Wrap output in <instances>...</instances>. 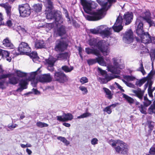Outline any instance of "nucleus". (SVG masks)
<instances>
[{
	"label": "nucleus",
	"mask_w": 155,
	"mask_h": 155,
	"mask_svg": "<svg viewBox=\"0 0 155 155\" xmlns=\"http://www.w3.org/2000/svg\"><path fill=\"white\" fill-rule=\"evenodd\" d=\"M114 0H98L97 2L102 6V8L95 12H92V5L94 4V2H85L83 6L84 11L91 15H86L85 17L87 20L90 21H97L104 18L106 14V12L110 8L111 3Z\"/></svg>",
	"instance_id": "obj_1"
},
{
	"label": "nucleus",
	"mask_w": 155,
	"mask_h": 155,
	"mask_svg": "<svg viewBox=\"0 0 155 155\" xmlns=\"http://www.w3.org/2000/svg\"><path fill=\"white\" fill-rule=\"evenodd\" d=\"M40 68H39L37 71L27 73L26 79H22L20 81L19 83L20 87L17 89V91L21 92L23 89L26 88L28 81H31L32 86L35 87L38 81V77L36 79V76L37 74V72L39 71Z\"/></svg>",
	"instance_id": "obj_2"
},
{
	"label": "nucleus",
	"mask_w": 155,
	"mask_h": 155,
	"mask_svg": "<svg viewBox=\"0 0 155 155\" xmlns=\"http://www.w3.org/2000/svg\"><path fill=\"white\" fill-rule=\"evenodd\" d=\"M46 18L48 19L53 20L52 23L47 24V28L49 30L55 26H58V24L62 23L63 19L61 17V12L59 11H54L49 13H45Z\"/></svg>",
	"instance_id": "obj_3"
},
{
	"label": "nucleus",
	"mask_w": 155,
	"mask_h": 155,
	"mask_svg": "<svg viewBox=\"0 0 155 155\" xmlns=\"http://www.w3.org/2000/svg\"><path fill=\"white\" fill-rule=\"evenodd\" d=\"M110 143L113 147H114L116 151L120 153L125 154L127 153L128 149L127 144L120 140H111Z\"/></svg>",
	"instance_id": "obj_4"
},
{
	"label": "nucleus",
	"mask_w": 155,
	"mask_h": 155,
	"mask_svg": "<svg viewBox=\"0 0 155 155\" xmlns=\"http://www.w3.org/2000/svg\"><path fill=\"white\" fill-rule=\"evenodd\" d=\"M114 65H109L107 68L108 70L111 72L115 74H119L120 73L119 69H123L124 67L123 65H120V59L119 58H114L112 59Z\"/></svg>",
	"instance_id": "obj_5"
},
{
	"label": "nucleus",
	"mask_w": 155,
	"mask_h": 155,
	"mask_svg": "<svg viewBox=\"0 0 155 155\" xmlns=\"http://www.w3.org/2000/svg\"><path fill=\"white\" fill-rule=\"evenodd\" d=\"M111 28H109L105 25H101L97 27L96 28L91 29L90 32L93 34L100 33L104 37H108L111 35Z\"/></svg>",
	"instance_id": "obj_6"
},
{
	"label": "nucleus",
	"mask_w": 155,
	"mask_h": 155,
	"mask_svg": "<svg viewBox=\"0 0 155 155\" xmlns=\"http://www.w3.org/2000/svg\"><path fill=\"white\" fill-rule=\"evenodd\" d=\"M143 20L145 21L144 15L142 16H140L137 18L135 23L136 25L137 26L136 32L137 35L140 37L146 33L143 30V24L142 22Z\"/></svg>",
	"instance_id": "obj_7"
},
{
	"label": "nucleus",
	"mask_w": 155,
	"mask_h": 155,
	"mask_svg": "<svg viewBox=\"0 0 155 155\" xmlns=\"http://www.w3.org/2000/svg\"><path fill=\"white\" fill-rule=\"evenodd\" d=\"M30 7L28 4L19 5V10L21 16L24 17L29 16L31 13Z\"/></svg>",
	"instance_id": "obj_8"
},
{
	"label": "nucleus",
	"mask_w": 155,
	"mask_h": 155,
	"mask_svg": "<svg viewBox=\"0 0 155 155\" xmlns=\"http://www.w3.org/2000/svg\"><path fill=\"white\" fill-rule=\"evenodd\" d=\"M10 75V74H2L0 75V80L8 77L9 78V82L10 83L13 84H17L18 81L16 78L14 77H11ZM4 82V80H2L1 81H0V88H2Z\"/></svg>",
	"instance_id": "obj_9"
},
{
	"label": "nucleus",
	"mask_w": 155,
	"mask_h": 155,
	"mask_svg": "<svg viewBox=\"0 0 155 155\" xmlns=\"http://www.w3.org/2000/svg\"><path fill=\"white\" fill-rule=\"evenodd\" d=\"M18 50L20 52V54L28 55L29 52L31 51V49L27 43L22 42L19 45Z\"/></svg>",
	"instance_id": "obj_10"
},
{
	"label": "nucleus",
	"mask_w": 155,
	"mask_h": 155,
	"mask_svg": "<svg viewBox=\"0 0 155 155\" xmlns=\"http://www.w3.org/2000/svg\"><path fill=\"white\" fill-rule=\"evenodd\" d=\"M54 78L55 81L60 83H63L68 81L66 75L62 72H56L54 74Z\"/></svg>",
	"instance_id": "obj_11"
},
{
	"label": "nucleus",
	"mask_w": 155,
	"mask_h": 155,
	"mask_svg": "<svg viewBox=\"0 0 155 155\" xmlns=\"http://www.w3.org/2000/svg\"><path fill=\"white\" fill-rule=\"evenodd\" d=\"M123 20L121 16L119 15L118 16L116 22L112 27L113 28L115 31L119 32L122 29L123 26L122 25Z\"/></svg>",
	"instance_id": "obj_12"
},
{
	"label": "nucleus",
	"mask_w": 155,
	"mask_h": 155,
	"mask_svg": "<svg viewBox=\"0 0 155 155\" xmlns=\"http://www.w3.org/2000/svg\"><path fill=\"white\" fill-rule=\"evenodd\" d=\"M133 33L130 30L126 32L123 37V41L126 43L130 44L133 40Z\"/></svg>",
	"instance_id": "obj_13"
},
{
	"label": "nucleus",
	"mask_w": 155,
	"mask_h": 155,
	"mask_svg": "<svg viewBox=\"0 0 155 155\" xmlns=\"http://www.w3.org/2000/svg\"><path fill=\"white\" fill-rule=\"evenodd\" d=\"M67 44L62 40H57L56 43L55 49L56 51H62L67 48Z\"/></svg>",
	"instance_id": "obj_14"
},
{
	"label": "nucleus",
	"mask_w": 155,
	"mask_h": 155,
	"mask_svg": "<svg viewBox=\"0 0 155 155\" xmlns=\"http://www.w3.org/2000/svg\"><path fill=\"white\" fill-rule=\"evenodd\" d=\"M148 86V83H146L144 86V90L141 91L140 88H138L137 90H133L132 92L135 94V95L140 100H142L144 93Z\"/></svg>",
	"instance_id": "obj_15"
},
{
	"label": "nucleus",
	"mask_w": 155,
	"mask_h": 155,
	"mask_svg": "<svg viewBox=\"0 0 155 155\" xmlns=\"http://www.w3.org/2000/svg\"><path fill=\"white\" fill-rule=\"evenodd\" d=\"M57 59L53 57H50L45 60L46 64L47 66V69L51 72L53 71L54 68L53 67L54 63Z\"/></svg>",
	"instance_id": "obj_16"
},
{
	"label": "nucleus",
	"mask_w": 155,
	"mask_h": 155,
	"mask_svg": "<svg viewBox=\"0 0 155 155\" xmlns=\"http://www.w3.org/2000/svg\"><path fill=\"white\" fill-rule=\"evenodd\" d=\"M38 80L39 81L41 82H49L52 80V78L49 73L45 74L43 75L39 76Z\"/></svg>",
	"instance_id": "obj_17"
},
{
	"label": "nucleus",
	"mask_w": 155,
	"mask_h": 155,
	"mask_svg": "<svg viewBox=\"0 0 155 155\" xmlns=\"http://www.w3.org/2000/svg\"><path fill=\"white\" fill-rule=\"evenodd\" d=\"M124 19L126 21L125 24L128 25L130 23L133 18V14L131 12H127L124 14Z\"/></svg>",
	"instance_id": "obj_18"
},
{
	"label": "nucleus",
	"mask_w": 155,
	"mask_h": 155,
	"mask_svg": "<svg viewBox=\"0 0 155 155\" xmlns=\"http://www.w3.org/2000/svg\"><path fill=\"white\" fill-rule=\"evenodd\" d=\"M104 77L105 79H102L101 78H99V79L101 81L102 80L104 81H103V83H106L112 79L114 78H119L120 77L119 76L117 75H111L108 74H106Z\"/></svg>",
	"instance_id": "obj_19"
},
{
	"label": "nucleus",
	"mask_w": 155,
	"mask_h": 155,
	"mask_svg": "<svg viewBox=\"0 0 155 155\" xmlns=\"http://www.w3.org/2000/svg\"><path fill=\"white\" fill-rule=\"evenodd\" d=\"M141 39V42L145 44L149 43L151 42V38L150 36L147 33L143 34V36L140 37Z\"/></svg>",
	"instance_id": "obj_20"
},
{
	"label": "nucleus",
	"mask_w": 155,
	"mask_h": 155,
	"mask_svg": "<svg viewBox=\"0 0 155 155\" xmlns=\"http://www.w3.org/2000/svg\"><path fill=\"white\" fill-rule=\"evenodd\" d=\"M85 52L88 54H93L99 56L100 55L99 51L96 48H85Z\"/></svg>",
	"instance_id": "obj_21"
},
{
	"label": "nucleus",
	"mask_w": 155,
	"mask_h": 155,
	"mask_svg": "<svg viewBox=\"0 0 155 155\" xmlns=\"http://www.w3.org/2000/svg\"><path fill=\"white\" fill-rule=\"evenodd\" d=\"M98 48L101 51L104 56L108 55L110 52V49L108 46H102L101 47H98Z\"/></svg>",
	"instance_id": "obj_22"
},
{
	"label": "nucleus",
	"mask_w": 155,
	"mask_h": 155,
	"mask_svg": "<svg viewBox=\"0 0 155 155\" xmlns=\"http://www.w3.org/2000/svg\"><path fill=\"white\" fill-rule=\"evenodd\" d=\"M0 6L4 8L8 16H10L11 14V7L7 3L2 4Z\"/></svg>",
	"instance_id": "obj_23"
},
{
	"label": "nucleus",
	"mask_w": 155,
	"mask_h": 155,
	"mask_svg": "<svg viewBox=\"0 0 155 155\" xmlns=\"http://www.w3.org/2000/svg\"><path fill=\"white\" fill-rule=\"evenodd\" d=\"M2 58L4 59H6V60L10 62L11 61L12 58L9 57L10 53L7 51L2 49Z\"/></svg>",
	"instance_id": "obj_24"
},
{
	"label": "nucleus",
	"mask_w": 155,
	"mask_h": 155,
	"mask_svg": "<svg viewBox=\"0 0 155 155\" xmlns=\"http://www.w3.org/2000/svg\"><path fill=\"white\" fill-rule=\"evenodd\" d=\"M119 104L118 103H116L114 104L110 105L106 107L103 110V111L104 112H106L107 114H110L112 112V109L115 107L116 106L118 105Z\"/></svg>",
	"instance_id": "obj_25"
},
{
	"label": "nucleus",
	"mask_w": 155,
	"mask_h": 155,
	"mask_svg": "<svg viewBox=\"0 0 155 155\" xmlns=\"http://www.w3.org/2000/svg\"><path fill=\"white\" fill-rule=\"evenodd\" d=\"M147 124L149 129L148 131L147 135L148 137H149L150 136H151L150 133L151 132H152V130H153L154 127V122L153 121H149L147 122Z\"/></svg>",
	"instance_id": "obj_26"
},
{
	"label": "nucleus",
	"mask_w": 155,
	"mask_h": 155,
	"mask_svg": "<svg viewBox=\"0 0 155 155\" xmlns=\"http://www.w3.org/2000/svg\"><path fill=\"white\" fill-rule=\"evenodd\" d=\"M56 57L58 60H63L67 59L69 57V55L67 53H60L57 55Z\"/></svg>",
	"instance_id": "obj_27"
},
{
	"label": "nucleus",
	"mask_w": 155,
	"mask_h": 155,
	"mask_svg": "<svg viewBox=\"0 0 155 155\" xmlns=\"http://www.w3.org/2000/svg\"><path fill=\"white\" fill-rule=\"evenodd\" d=\"M123 97L130 104H134L135 100L124 93H122Z\"/></svg>",
	"instance_id": "obj_28"
},
{
	"label": "nucleus",
	"mask_w": 155,
	"mask_h": 155,
	"mask_svg": "<svg viewBox=\"0 0 155 155\" xmlns=\"http://www.w3.org/2000/svg\"><path fill=\"white\" fill-rule=\"evenodd\" d=\"M45 1L48 4V6L46 9V12L45 13H49L54 11H56L55 10H54L52 11H51L53 8L52 2L50 0H45Z\"/></svg>",
	"instance_id": "obj_29"
},
{
	"label": "nucleus",
	"mask_w": 155,
	"mask_h": 155,
	"mask_svg": "<svg viewBox=\"0 0 155 155\" xmlns=\"http://www.w3.org/2000/svg\"><path fill=\"white\" fill-rule=\"evenodd\" d=\"M42 6V4H34L32 7V9L36 12H40L41 11Z\"/></svg>",
	"instance_id": "obj_30"
},
{
	"label": "nucleus",
	"mask_w": 155,
	"mask_h": 155,
	"mask_svg": "<svg viewBox=\"0 0 155 155\" xmlns=\"http://www.w3.org/2000/svg\"><path fill=\"white\" fill-rule=\"evenodd\" d=\"M101 43L100 42H99L97 43L96 40L94 39H91L89 41V45L91 46H94L95 48L97 47L98 48L99 46V45H100Z\"/></svg>",
	"instance_id": "obj_31"
},
{
	"label": "nucleus",
	"mask_w": 155,
	"mask_h": 155,
	"mask_svg": "<svg viewBox=\"0 0 155 155\" xmlns=\"http://www.w3.org/2000/svg\"><path fill=\"white\" fill-rule=\"evenodd\" d=\"M3 45L5 47L12 48L13 47V44L11 43L8 38L4 39L3 41Z\"/></svg>",
	"instance_id": "obj_32"
},
{
	"label": "nucleus",
	"mask_w": 155,
	"mask_h": 155,
	"mask_svg": "<svg viewBox=\"0 0 155 155\" xmlns=\"http://www.w3.org/2000/svg\"><path fill=\"white\" fill-rule=\"evenodd\" d=\"M57 34L59 36H62L65 34L66 32L65 27L62 25L57 29Z\"/></svg>",
	"instance_id": "obj_33"
},
{
	"label": "nucleus",
	"mask_w": 155,
	"mask_h": 155,
	"mask_svg": "<svg viewBox=\"0 0 155 155\" xmlns=\"http://www.w3.org/2000/svg\"><path fill=\"white\" fill-rule=\"evenodd\" d=\"M100 54L98 57L96 58L97 62L99 64L103 66H106V63L104 61L103 57H100Z\"/></svg>",
	"instance_id": "obj_34"
},
{
	"label": "nucleus",
	"mask_w": 155,
	"mask_h": 155,
	"mask_svg": "<svg viewBox=\"0 0 155 155\" xmlns=\"http://www.w3.org/2000/svg\"><path fill=\"white\" fill-rule=\"evenodd\" d=\"M35 45V47L37 48H43L45 46L44 42L43 41H36Z\"/></svg>",
	"instance_id": "obj_35"
},
{
	"label": "nucleus",
	"mask_w": 155,
	"mask_h": 155,
	"mask_svg": "<svg viewBox=\"0 0 155 155\" xmlns=\"http://www.w3.org/2000/svg\"><path fill=\"white\" fill-rule=\"evenodd\" d=\"M62 117H64V121L68 120H71L73 118L72 115L70 113H64L62 115Z\"/></svg>",
	"instance_id": "obj_36"
},
{
	"label": "nucleus",
	"mask_w": 155,
	"mask_h": 155,
	"mask_svg": "<svg viewBox=\"0 0 155 155\" xmlns=\"http://www.w3.org/2000/svg\"><path fill=\"white\" fill-rule=\"evenodd\" d=\"M32 59L33 61H35L36 59H39V57L37 56V53L36 52H33L31 53L29 52V54L28 55Z\"/></svg>",
	"instance_id": "obj_37"
},
{
	"label": "nucleus",
	"mask_w": 155,
	"mask_h": 155,
	"mask_svg": "<svg viewBox=\"0 0 155 155\" xmlns=\"http://www.w3.org/2000/svg\"><path fill=\"white\" fill-rule=\"evenodd\" d=\"M74 69L72 66L68 67L67 65H64L62 67L61 69L66 73L71 72Z\"/></svg>",
	"instance_id": "obj_38"
},
{
	"label": "nucleus",
	"mask_w": 155,
	"mask_h": 155,
	"mask_svg": "<svg viewBox=\"0 0 155 155\" xmlns=\"http://www.w3.org/2000/svg\"><path fill=\"white\" fill-rule=\"evenodd\" d=\"M103 89L107 95V97L108 98L111 99L112 97L113 94L111 93V91L109 89L105 87H104Z\"/></svg>",
	"instance_id": "obj_39"
},
{
	"label": "nucleus",
	"mask_w": 155,
	"mask_h": 155,
	"mask_svg": "<svg viewBox=\"0 0 155 155\" xmlns=\"http://www.w3.org/2000/svg\"><path fill=\"white\" fill-rule=\"evenodd\" d=\"M15 72L18 77H25L26 78L27 76V73H25L21 71L20 70H17Z\"/></svg>",
	"instance_id": "obj_40"
},
{
	"label": "nucleus",
	"mask_w": 155,
	"mask_h": 155,
	"mask_svg": "<svg viewBox=\"0 0 155 155\" xmlns=\"http://www.w3.org/2000/svg\"><path fill=\"white\" fill-rule=\"evenodd\" d=\"M148 113L150 114H155V105H151L148 110Z\"/></svg>",
	"instance_id": "obj_41"
},
{
	"label": "nucleus",
	"mask_w": 155,
	"mask_h": 155,
	"mask_svg": "<svg viewBox=\"0 0 155 155\" xmlns=\"http://www.w3.org/2000/svg\"><path fill=\"white\" fill-rule=\"evenodd\" d=\"M137 107L141 113L144 114H147V108L145 106H144V105L141 104L140 105L137 106Z\"/></svg>",
	"instance_id": "obj_42"
},
{
	"label": "nucleus",
	"mask_w": 155,
	"mask_h": 155,
	"mask_svg": "<svg viewBox=\"0 0 155 155\" xmlns=\"http://www.w3.org/2000/svg\"><path fill=\"white\" fill-rule=\"evenodd\" d=\"M36 125L38 127L40 128L47 127L48 126V124L40 121L37 122Z\"/></svg>",
	"instance_id": "obj_43"
},
{
	"label": "nucleus",
	"mask_w": 155,
	"mask_h": 155,
	"mask_svg": "<svg viewBox=\"0 0 155 155\" xmlns=\"http://www.w3.org/2000/svg\"><path fill=\"white\" fill-rule=\"evenodd\" d=\"M143 103L144 106L147 107L151 104V102L148 100L146 96H144V101Z\"/></svg>",
	"instance_id": "obj_44"
},
{
	"label": "nucleus",
	"mask_w": 155,
	"mask_h": 155,
	"mask_svg": "<svg viewBox=\"0 0 155 155\" xmlns=\"http://www.w3.org/2000/svg\"><path fill=\"white\" fill-rule=\"evenodd\" d=\"M91 116V113H89L88 112H86L85 113H83V114L81 115L80 116L77 117L78 119L83 118H84L87 117Z\"/></svg>",
	"instance_id": "obj_45"
},
{
	"label": "nucleus",
	"mask_w": 155,
	"mask_h": 155,
	"mask_svg": "<svg viewBox=\"0 0 155 155\" xmlns=\"http://www.w3.org/2000/svg\"><path fill=\"white\" fill-rule=\"evenodd\" d=\"M57 139L67 145L69 144V142L64 137L61 136L59 137H57Z\"/></svg>",
	"instance_id": "obj_46"
},
{
	"label": "nucleus",
	"mask_w": 155,
	"mask_h": 155,
	"mask_svg": "<svg viewBox=\"0 0 155 155\" xmlns=\"http://www.w3.org/2000/svg\"><path fill=\"white\" fill-rule=\"evenodd\" d=\"M79 88L80 90L82 91L83 94H86L87 93L88 91L87 89L84 86H81L79 87Z\"/></svg>",
	"instance_id": "obj_47"
},
{
	"label": "nucleus",
	"mask_w": 155,
	"mask_h": 155,
	"mask_svg": "<svg viewBox=\"0 0 155 155\" xmlns=\"http://www.w3.org/2000/svg\"><path fill=\"white\" fill-rule=\"evenodd\" d=\"M150 55L151 61H154L155 58V48L151 50Z\"/></svg>",
	"instance_id": "obj_48"
},
{
	"label": "nucleus",
	"mask_w": 155,
	"mask_h": 155,
	"mask_svg": "<svg viewBox=\"0 0 155 155\" xmlns=\"http://www.w3.org/2000/svg\"><path fill=\"white\" fill-rule=\"evenodd\" d=\"M124 78L128 81H133L135 79L134 77L129 75L125 76L124 77Z\"/></svg>",
	"instance_id": "obj_49"
},
{
	"label": "nucleus",
	"mask_w": 155,
	"mask_h": 155,
	"mask_svg": "<svg viewBox=\"0 0 155 155\" xmlns=\"http://www.w3.org/2000/svg\"><path fill=\"white\" fill-rule=\"evenodd\" d=\"M122 81L126 85L130 87H131L132 88H135V86L134 84H133L131 83L128 82H127L126 81L122 79Z\"/></svg>",
	"instance_id": "obj_50"
},
{
	"label": "nucleus",
	"mask_w": 155,
	"mask_h": 155,
	"mask_svg": "<svg viewBox=\"0 0 155 155\" xmlns=\"http://www.w3.org/2000/svg\"><path fill=\"white\" fill-rule=\"evenodd\" d=\"M145 79H142L136 83V85L139 87H140L146 81Z\"/></svg>",
	"instance_id": "obj_51"
},
{
	"label": "nucleus",
	"mask_w": 155,
	"mask_h": 155,
	"mask_svg": "<svg viewBox=\"0 0 155 155\" xmlns=\"http://www.w3.org/2000/svg\"><path fill=\"white\" fill-rule=\"evenodd\" d=\"M88 64L89 65H92L97 62L96 58L95 59H90L87 60Z\"/></svg>",
	"instance_id": "obj_52"
},
{
	"label": "nucleus",
	"mask_w": 155,
	"mask_h": 155,
	"mask_svg": "<svg viewBox=\"0 0 155 155\" xmlns=\"http://www.w3.org/2000/svg\"><path fill=\"white\" fill-rule=\"evenodd\" d=\"M82 84H84L88 82V79L86 77H83L81 78L80 80Z\"/></svg>",
	"instance_id": "obj_53"
},
{
	"label": "nucleus",
	"mask_w": 155,
	"mask_h": 155,
	"mask_svg": "<svg viewBox=\"0 0 155 155\" xmlns=\"http://www.w3.org/2000/svg\"><path fill=\"white\" fill-rule=\"evenodd\" d=\"M17 125L16 124H10L8 125V128L11 130H13L16 127Z\"/></svg>",
	"instance_id": "obj_54"
},
{
	"label": "nucleus",
	"mask_w": 155,
	"mask_h": 155,
	"mask_svg": "<svg viewBox=\"0 0 155 155\" xmlns=\"http://www.w3.org/2000/svg\"><path fill=\"white\" fill-rule=\"evenodd\" d=\"M149 153L152 155H155V146L152 147L150 149Z\"/></svg>",
	"instance_id": "obj_55"
},
{
	"label": "nucleus",
	"mask_w": 155,
	"mask_h": 155,
	"mask_svg": "<svg viewBox=\"0 0 155 155\" xmlns=\"http://www.w3.org/2000/svg\"><path fill=\"white\" fill-rule=\"evenodd\" d=\"M98 70L101 74L104 76H105V75L107 74L105 71L102 70L99 68H98Z\"/></svg>",
	"instance_id": "obj_56"
},
{
	"label": "nucleus",
	"mask_w": 155,
	"mask_h": 155,
	"mask_svg": "<svg viewBox=\"0 0 155 155\" xmlns=\"http://www.w3.org/2000/svg\"><path fill=\"white\" fill-rule=\"evenodd\" d=\"M98 139L96 138H93L91 140V144L93 145H95L97 143Z\"/></svg>",
	"instance_id": "obj_57"
},
{
	"label": "nucleus",
	"mask_w": 155,
	"mask_h": 155,
	"mask_svg": "<svg viewBox=\"0 0 155 155\" xmlns=\"http://www.w3.org/2000/svg\"><path fill=\"white\" fill-rule=\"evenodd\" d=\"M139 70L141 71L143 75H144L146 74V72L144 70L143 66V64L142 63L140 64V66L139 68Z\"/></svg>",
	"instance_id": "obj_58"
},
{
	"label": "nucleus",
	"mask_w": 155,
	"mask_h": 155,
	"mask_svg": "<svg viewBox=\"0 0 155 155\" xmlns=\"http://www.w3.org/2000/svg\"><path fill=\"white\" fill-rule=\"evenodd\" d=\"M115 84L117 86V87L122 92H124V90L121 86L118 83L115 82Z\"/></svg>",
	"instance_id": "obj_59"
},
{
	"label": "nucleus",
	"mask_w": 155,
	"mask_h": 155,
	"mask_svg": "<svg viewBox=\"0 0 155 155\" xmlns=\"http://www.w3.org/2000/svg\"><path fill=\"white\" fill-rule=\"evenodd\" d=\"M154 74V72L153 71H151L148 74L147 76L149 79H151L153 76Z\"/></svg>",
	"instance_id": "obj_60"
},
{
	"label": "nucleus",
	"mask_w": 155,
	"mask_h": 155,
	"mask_svg": "<svg viewBox=\"0 0 155 155\" xmlns=\"http://www.w3.org/2000/svg\"><path fill=\"white\" fill-rule=\"evenodd\" d=\"M65 17L68 19V23H70L71 22V19H70V18L69 17V15H68V12L67 11V10L65 12Z\"/></svg>",
	"instance_id": "obj_61"
},
{
	"label": "nucleus",
	"mask_w": 155,
	"mask_h": 155,
	"mask_svg": "<svg viewBox=\"0 0 155 155\" xmlns=\"http://www.w3.org/2000/svg\"><path fill=\"white\" fill-rule=\"evenodd\" d=\"M6 24L8 27H11L12 26L13 23L11 20H8L7 21Z\"/></svg>",
	"instance_id": "obj_62"
},
{
	"label": "nucleus",
	"mask_w": 155,
	"mask_h": 155,
	"mask_svg": "<svg viewBox=\"0 0 155 155\" xmlns=\"http://www.w3.org/2000/svg\"><path fill=\"white\" fill-rule=\"evenodd\" d=\"M18 27L20 28V31L23 32V33L25 34L27 33V31L24 28H21V26H19Z\"/></svg>",
	"instance_id": "obj_63"
},
{
	"label": "nucleus",
	"mask_w": 155,
	"mask_h": 155,
	"mask_svg": "<svg viewBox=\"0 0 155 155\" xmlns=\"http://www.w3.org/2000/svg\"><path fill=\"white\" fill-rule=\"evenodd\" d=\"M57 120H58L60 121H64V117H62V116H57Z\"/></svg>",
	"instance_id": "obj_64"
}]
</instances>
